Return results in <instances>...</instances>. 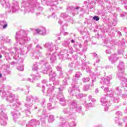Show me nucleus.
Listing matches in <instances>:
<instances>
[{
	"label": "nucleus",
	"mask_w": 127,
	"mask_h": 127,
	"mask_svg": "<svg viewBox=\"0 0 127 127\" xmlns=\"http://www.w3.org/2000/svg\"><path fill=\"white\" fill-rule=\"evenodd\" d=\"M2 5L5 8H7V10L10 12H15L19 9L18 2L16 0L13 1L12 3L10 5L9 2L5 1V0H0Z\"/></svg>",
	"instance_id": "obj_1"
},
{
	"label": "nucleus",
	"mask_w": 127,
	"mask_h": 127,
	"mask_svg": "<svg viewBox=\"0 0 127 127\" xmlns=\"http://www.w3.org/2000/svg\"><path fill=\"white\" fill-rule=\"evenodd\" d=\"M0 124L1 126H5L6 125V122L5 121L7 120V116L4 113H2V111L0 110Z\"/></svg>",
	"instance_id": "obj_2"
},
{
	"label": "nucleus",
	"mask_w": 127,
	"mask_h": 127,
	"mask_svg": "<svg viewBox=\"0 0 127 127\" xmlns=\"http://www.w3.org/2000/svg\"><path fill=\"white\" fill-rule=\"evenodd\" d=\"M39 125V122L35 120H31L26 125V127H36V125Z\"/></svg>",
	"instance_id": "obj_3"
},
{
	"label": "nucleus",
	"mask_w": 127,
	"mask_h": 127,
	"mask_svg": "<svg viewBox=\"0 0 127 127\" xmlns=\"http://www.w3.org/2000/svg\"><path fill=\"white\" fill-rule=\"evenodd\" d=\"M37 33L41 34V35H45L46 34V29L44 27L40 28L36 30Z\"/></svg>",
	"instance_id": "obj_4"
},
{
	"label": "nucleus",
	"mask_w": 127,
	"mask_h": 127,
	"mask_svg": "<svg viewBox=\"0 0 127 127\" xmlns=\"http://www.w3.org/2000/svg\"><path fill=\"white\" fill-rule=\"evenodd\" d=\"M46 47H47L48 50H50V51H52V49H53V44L47 43L46 44Z\"/></svg>",
	"instance_id": "obj_5"
},
{
	"label": "nucleus",
	"mask_w": 127,
	"mask_h": 127,
	"mask_svg": "<svg viewBox=\"0 0 127 127\" xmlns=\"http://www.w3.org/2000/svg\"><path fill=\"white\" fill-rule=\"evenodd\" d=\"M110 78L109 77H107V78H103L102 79V80H101V82L103 83V84L105 83V84H109V83H110Z\"/></svg>",
	"instance_id": "obj_6"
},
{
	"label": "nucleus",
	"mask_w": 127,
	"mask_h": 127,
	"mask_svg": "<svg viewBox=\"0 0 127 127\" xmlns=\"http://www.w3.org/2000/svg\"><path fill=\"white\" fill-rule=\"evenodd\" d=\"M109 60H111V61H117V60H118V59L117 58V55H114L111 56L110 58H109Z\"/></svg>",
	"instance_id": "obj_7"
},
{
	"label": "nucleus",
	"mask_w": 127,
	"mask_h": 127,
	"mask_svg": "<svg viewBox=\"0 0 127 127\" xmlns=\"http://www.w3.org/2000/svg\"><path fill=\"white\" fill-rule=\"evenodd\" d=\"M119 69H120V70H121L123 72H124V71H125V66H124V64H119Z\"/></svg>",
	"instance_id": "obj_8"
},
{
	"label": "nucleus",
	"mask_w": 127,
	"mask_h": 127,
	"mask_svg": "<svg viewBox=\"0 0 127 127\" xmlns=\"http://www.w3.org/2000/svg\"><path fill=\"white\" fill-rule=\"evenodd\" d=\"M100 102L102 106H106L107 105V101L105 98H102L100 100Z\"/></svg>",
	"instance_id": "obj_9"
},
{
	"label": "nucleus",
	"mask_w": 127,
	"mask_h": 127,
	"mask_svg": "<svg viewBox=\"0 0 127 127\" xmlns=\"http://www.w3.org/2000/svg\"><path fill=\"white\" fill-rule=\"evenodd\" d=\"M26 36H27V35H25V36L22 38V39L20 41V42H21L22 41V40H24L22 42V43H21V44H24V43H25V41H26V40H27V37H26Z\"/></svg>",
	"instance_id": "obj_10"
},
{
	"label": "nucleus",
	"mask_w": 127,
	"mask_h": 127,
	"mask_svg": "<svg viewBox=\"0 0 127 127\" xmlns=\"http://www.w3.org/2000/svg\"><path fill=\"white\" fill-rule=\"evenodd\" d=\"M14 59H16V60H18V61H19V62H22L23 61V59L22 58L19 59V57L17 55L15 56V57H14Z\"/></svg>",
	"instance_id": "obj_11"
},
{
	"label": "nucleus",
	"mask_w": 127,
	"mask_h": 127,
	"mask_svg": "<svg viewBox=\"0 0 127 127\" xmlns=\"http://www.w3.org/2000/svg\"><path fill=\"white\" fill-rule=\"evenodd\" d=\"M48 121L50 123H52V122L54 121V117H53V116H51L49 119Z\"/></svg>",
	"instance_id": "obj_12"
},
{
	"label": "nucleus",
	"mask_w": 127,
	"mask_h": 127,
	"mask_svg": "<svg viewBox=\"0 0 127 127\" xmlns=\"http://www.w3.org/2000/svg\"><path fill=\"white\" fill-rule=\"evenodd\" d=\"M56 59V56L55 55V54L53 55L52 57L51 58V60H53V61H54Z\"/></svg>",
	"instance_id": "obj_13"
},
{
	"label": "nucleus",
	"mask_w": 127,
	"mask_h": 127,
	"mask_svg": "<svg viewBox=\"0 0 127 127\" xmlns=\"http://www.w3.org/2000/svg\"><path fill=\"white\" fill-rule=\"evenodd\" d=\"M17 69L18 70H19V71H23V66H18Z\"/></svg>",
	"instance_id": "obj_14"
},
{
	"label": "nucleus",
	"mask_w": 127,
	"mask_h": 127,
	"mask_svg": "<svg viewBox=\"0 0 127 127\" xmlns=\"http://www.w3.org/2000/svg\"><path fill=\"white\" fill-rule=\"evenodd\" d=\"M93 19L94 20L98 21V20H99L100 19V18L99 17H98V16H95L94 17H93Z\"/></svg>",
	"instance_id": "obj_15"
},
{
	"label": "nucleus",
	"mask_w": 127,
	"mask_h": 127,
	"mask_svg": "<svg viewBox=\"0 0 127 127\" xmlns=\"http://www.w3.org/2000/svg\"><path fill=\"white\" fill-rule=\"evenodd\" d=\"M37 69H38L37 65H34V66L33 67V70H34V71H35V70H37Z\"/></svg>",
	"instance_id": "obj_16"
},
{
	"label": "nucleus",
	"mask_w": 127,
	"mask_h": 127,
	"mask_svg": "<svg viewBox=\"0 0 127 127\" xmlns=\"http://www.w3.org/2000/svg\"><path fill=\"white\" fill-rule=\"evenodd\" d=\"M90 79H89V78H84L83 79V82H85V83L86 82H89V80Z\"/></svg>",
	"instance_id": "obj_17"
},
{
	"label": "nucleus",
	"mask_w": 127,
	"mask_h": 127,
	"mask_svg": "<svg viewBox=\"0 0 127 127\" xmlns=\"http://www.w3.org/2000/svg\"><path fill=\"white\" fill-rule=\"evenodd\" d=\"M7 27V24H5L3 26V28H6Z\"/></svg>",
	"instance_id": "obj_18"
},
{
	"label": "nucleus",
	"mask_w": 127,
	"mask_h": 127,
	"mask_svg": "<svg viewBox=\"0 0 127 127\" xmlns=\"http://www.w3.org/2000/svg\"><path fill=\"white\" fill-rule=\"evenodd\" d=\"M105 92H108L109 91V88H106L104 89Z\"/></svg>",
	"instance_id": "obj_19"
},
{
	"label": "nucleus",
	"mask_w": 127,
	"mask_h": 127,
	"mask_svg": "<svg viewBox=\"0 0 127 127\" xmlns=\"http://www.w3.org/2000/svg\"><path fill=\"white\" fill-rule=\"evenodd\" d=\"M19 33H22V31H20L19 32H18L17 33H16V35H18V34H19Z\"/></svg>",
	"instance_id": "obj_20"
},
{
	"label": "nucleus",
	"mask_w": 127,
	"mask_h": 127,
	"mask_svg": "<svg viewBox=\"0 0 127 127\" xmlns=\"http://www.w3.org/2000/svg\"><path fill=\"white\" fill-rule=\"evenodd\" d=\"M33 80H35L36 79V76L35 75H32Z\"/></svg>",
	"instance_id": "obj_21"
},
{
	"label": "nucleus",
	"mask_w": 127,
	"mask_h": 127,
	"mask_svg": "<svg viewBox=\"0 0 127 127\" xmlns=\"http://www.w3.org/2000/svg\"><path fill=\"white\" fill-rule=\"evenodd\" d=\"M106 53H107V54L111 53V51L108 50H106Z\"/></svg>",
	"instance_id": "obj_22"
},
{
	"label": "nucleus",
	"mask_w": 127,
	"mask_h": 127,
	"mask_svg": "<svg viewBox=\"0 0 127 127\" xmlns=\"http://www.w3.org/2000/svg\"><path fill=\"white\" fill-rule=\"evenodd\" d=\"M0 93H1V94H3V95H2V97H3V96H5V95H6V93H5V92H0Z\"/></svg>",
	"instance_id": "obj_23"
},
{
	"label": "nucleus",
	"mask_w": 127,
	"mask_h": 127,
	"mask_svg": "<svg viewBox=\"0 0 127 127\" xmlns=\"http://www.w3.org/2000/svg\"><path fill=\"white\" fill-rule=\"evenodd\" d=\"M49 107H51V104H48V108L50 110H51V108H50Z\"/></svg>",
	"instance_id": "obj_24"
},
{
	"label": "nucleus",
	"mask_w": 127,
	"mask_h": 127,
	"mask_svg": "<svg viewBox=\"0 0 127 127\" xmlns=\"http://www.w3.org/2000/svg\"><path fill=\"white\" fill-rule=\"evenodd\" d=\"M95 93H99V90H98V89H96Z\"/></svg>",
	"instance_id": "obj_25"
},
{
	"label": "nucleus",
	"mask_w": 127,
	"mask_h": 127,
	"mask_svg": "<svg viewBox=\"0 0 127 127\" xmlns=\"http://www.w3.org/2000/svg\"><path fill=\"white\" fill-rule=\"evenodd\" d=\"M67 34H68V33H67V32L64 33V35H67Z\"/></svg>",
	"instance_id": "obj_26"
},
{
	"label": "nucleus",
	"mask_w": 127,
	"mask_h": 127,
	"mask_svg": "<svg viewBox=\"0 0 127 127\" xmlns=\"http://www.w3.org/2000/svg\"><path fill=\"white\" fill-rule=\"evenodd\" d=\"M13 116L14 117V118H15V117L16 116V115L14 114V115H13Z\"/></svg>",
	"instance_id": "obj_27"
},
{
	"label": "nucleus",
	"mask_w": 127,
	"mask_h": 127,
	"mask_svg": "<svg viewBox=\"0 0 127 127\" xmlns=\"http://www.w3.org/2000/svg\"><path fill=\"white\" fill-rule=\"evenodd\" d=\"M71 43H73V42H74V40H71Z\"/></svg>",
	"instance_id": "obj_28"
},
{
	"label": "nucleus",
	"mask_w": 127,
	"mask_h": 127,
	"mask_svg": "<svg viewBox=\"0 0 127 127\" xmlns=\"http://www.w3.org/2000/svg\"><path fill=\"white\" fill-rule=\"evenodd\" d=\"M75 76H76V77H79V76H78V74H76L75 75Z\"/></svg>",
	"instance_id": "obj_29"
},
{
	"label": "nucleus",
	"mask_w": 127,
	"mask_h": 127,
	"mask_svg": "<svg viewBox=\"0 0 127 127\" xmlns=\"http://www.w3.org/2000/svg\"><path fill=\"white\" fill-rule=\"evenodd\" d=\"M13 64H14V62L11 63V64H12V65H13Z\"/></svg>",
	"instance_id": "obj_30"
},
{
	"label": "nucleus",
	"mask_w": 127,
	"mask_h": 127,
	"mask_svg": "<svg viewBox=\"0 0 127 127\" xmlns=\"http://www.w3.org/2000/svg\"><path fill=\"white\" fill-rule=\"evenodd\" d=\"M1 76H2L1 73H0V78H1Z\"/></svg>",
	"instance_id": "obj_31"
},
{
	"label": "nucleus",
	"mask_w": 127,
	"mask_h": 127,
	"mask_svg": "<svg viewBox=\"0 0 127 127\" xmlns=\"http://www.w3.org/2000/svg\"><path fill=\"white\" fill-rule=\"evenodd\" d=\"M28 81H31V80H30V78H28Z\"/></svg>",
	"instance_id": "obj_32"
},
{
	"label": "nucleus",
	"mask_w": 127,
	"mask_h": 127,
	"mask_svg": "<svg viewBox=\"0 0 127 127\" xmlns=\"http://www.w3.org/2000/svg\"><path fill=\"white\" fill-rule=\"evenodd\" d=\"M2 56L1 55H0V58H1Z\"/></svg>",
	"instance_id": "obj_33"
},
{
	"label": "nucleus",
	"mask_w": 127,
	"mask_h": 127,
	"mask_svg": "<svg viewBox=\"0 0 127 127\" xmlns=\"http://www.w3.org/2000/svg\"><path fill=\"white\" fill-rule=\"evenodd\" d=\"M78 8H79V7H76V9H78Z\"/></svg>",
	"instance_id": "obj_34"
},
{
	"label": "nucleus",
	"mask_w": 127,
	"mask_h": 127,
	"mask_svg": "<svg viewBox=\"0 0 127 127\" xmlns=\"http://www.w3.org/2000/svg\"><path fill=\"white\" fill-rule=\"evenodd\" d=\"M93 101H94L95 102V101H96V100H95V99H93Z\"/></svg>",
	"instance_id": "obj_35"
},
{
	"label": "nucleus",
	"mask_w": 127,
	"mask_h": 127,
	"mask_svg": "<svg viewBox=\"0 0 127 127\" xmlns=\"http://www.w3.org/2000/svg\"><path fill=\"white\" fill-rule=\"evenodd\" d=\"M105 111H107V110L106 109V108L105 109Z\"/></svg>",
	"instance_id": "obj_36"
},
{
	"label": "nucleus",
	"mask_w": 127,
	"mask_h": 127,
	"mask_svg": "<svg viewBox=\"0 0 127 127\" xmlns=\"http://www.w3.org/2000/svg\"><path fill=\"white\" fill-rule=\"evenodd\" d=\"M50 77H52V76L51 75V74H50Z\"/></svg>",
	"instance_id": "obj_37"
},
{
	"label": "nucleus",
	"mask_w": 127,
	"mask_h": 127,
	"mask_svg": "<svg viewBox=\"0 0 127 127\" xmlns=\"http://www.w3.org/2000/svg\"><path fill=\"white\" fill-rule=\"evenodd\" d=\"M29 114H30V112H28Z\"/></svg>",
	"instance_id": "obj_38"
}]
</instances>
